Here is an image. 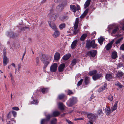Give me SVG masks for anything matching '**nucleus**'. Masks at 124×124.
<instances>
[{"instance_id": "f257e3e1", "label": "nucleus", "mask_w": 124, "mask_h": 124, "mask_svg": "<svg viewBox=\"0 0 124 124\" xmlns=\"http://www.w3.org/2000/svg\"><path fill=\"white\" fill-rule=\"evenodd\" d=\"M60 114V113L58 111H55L53 113V114H48L46 115V119H43L41 121V124H44L46 122L49 121L50 118L53 116H56Z\"/></svg>"}, {"instance_id": "f03ea898", "label": "nucleus", "mask_w": 124, "mask_h": 124, "mask_svg": "<svg viewBox=\"0 0 124 124\" xmlns=\"http://www.w3.org/2000/svg\"><path fill=\"white\" fill-rule=\"evenodd\" d=\"M108 31L109 32H112L111 34L115 33L119 29V27L116 25H109L108 27Z\"/></svg>"}, {"instance_id": "7ed1b4c3", "label": "nucleus", "mask_w": 124, "mask_h": 124, "mask_svg": "<svg viewBox=\"0 0 124 124\" xmlns=\"http://www.w3.org/2000/svg\"><path fill=\"white\" fill-rule=\"evenodd\" d=\"M77 101V98L73 97L70 99L68 102H67V104L69 106H71L76 103Z\"/></svg>"}, {"instance_id": "20e7f679", "label": "nucleus", "mask_w": 124, "mask_h": 124, "mask_svg": "<svg viewBox=\"0 0 124 124\" xmlns=\"http://www.w3.org/2000/svg\"><path fill=\"white\" fill-rule=\"evenodd\" d=\"M97 46V44L95 43V40H93L90 42L87 41L86 43V46L88 49L90 48L91 47L95 48Z\"/></svg>"}, {"instance_id": "39448f33", "label": "nucleus", "mask_w": 124, "mask_h": 124, "mask_svg": "<svg viewBox=\"0 0 124 124\" xmlns=\"http://www.w3.org/2000/svg\"><path fill=\"white\" fill-rule=\"evenodd\" d=\"M50 13L48 15L50 17L53 21L55 20L57 17L55 14L54 13V10L53 9H52L50 10Z\"/></svg>"}, {"instance_id": "423d86ee", "label": "nucleus", "mask_w": 124, "mask_h": 124, "mask_svg": "<svg viewBox=\"0 0 124 124\" xmlns=\"http://www.w3.org/2000/svg\"><path fill=\"white\" fill-rule=\"evenodd\" d=\"M76 7L74 5H72L70 6V8L71 10L74 13L76 10H79L80 9L79 6L77 5Z\"/></svg>"}, {"instance_id": "0eeeda50", "label": "nucleus", "mask_w": 124, "mask_h": 124, "mask_svg": "<svg viewBox=\"0 0 124 124\" xmlns=\"http://www.w3.org/2000/svg\"><path fill=\"white\" fill-rule=\"evenodd\" d=\"M97 53L96 51L95 50H92L89 51L87 53V54L90 56L93 57L96 55Z\"/></svg>"}, {"instance_id": "6e6552de", "label": "nucleus", "mask_w": 124, "mask_h": 124, "mask_svg": "<svg viewBox=\"0 0 124 124\" xmlns=\"http://www.w3.org/2000/svg\"><path fill=\"white\" fill-rule=\"evenodd\" d=\"M87 116L90 120L92 122L94 121L96 118V116L92 113L88 114Z\"/></svg>"}, {"instance_id": "1a4fd4ad", "label": "nucleus", "mask_w": 124, "mask_h": 124, "mask_svg": "<svg viewBox=\"0 0 124 124\" xmlns=\"http://www.w3.org/2000/svg\"><path fill=\"white\" fill-rule=\"evenodd\" d=\"M57 65L56 63H54L52 64L51 66L50 70L52 72H55L57 70Z\"/></svg>"}, {"instance_id": "9d476101", "label": "nucleus", "mask_w": 124, "mask_h": 124, "mask_svg": "<svg viewBox=\"0 0 124 124\" xmlns=\"http://www.w3.org/2000/svg\"><path fill=\"white\" fill-rule=\"evenodd\" d=\"M114 42V40H113L106 45L105 48L107 50H108L111 49Z\"/></svg>"}, {"instance_id": "9b49d317", "label": "nucleus", "mask_w": 124, "mask_h": 124, "mask_svg": "<svg viewBox=\"0 0 124 124\" xmlns=\"http://www.w3.org/2000/svg\"><path fill=\"white\" fill-rule=\"evenodd\" d=\"M103 77L102 74H97L94 75L93 77V78L94 80H96Z\"/></svg>"}, {"instance_id": "f8f14e48", "label": "nucleus", "mask_w": 124, "mask_h": 124, "mask_svg": "<svg viewBox=\"0 0 124 124\" xmlns=\"http://www.w3.org/2000/svg\"><path fill=\"white\" fill-rule=\"evenodd\" d=\"M65 65L64 63L61 64L58 67V71L60 72H62L64 70Z\"/></svg>"}, {"instance_id": "ddd939ff", "label": "nucleus", "mask_w": 124, "mask_h": 124, "mask_svg": "<svg viewBox=\"0 0 124 124\" xmlns=\"http://www.w3.org/2000/svg\"><path fill=\"white\" fill-rule=\"evenodd\" d=\"M48 89L47 88H44L43 87H40L39 88L37 89V90L39 91H41L43 93H44L46 92Z\"/></svg>"}, {"instance_id": "4468645a", "label": "nucleus", "mask_w": 124, "mask_h": 124, "mask_svg": "<svg viewBox=\"0 0 124 124\" xmlns=\"http://www.w3.org/2000/svg\"><path fill=\"white\" fill-rule=\"evenodd\" d=\"M6 35L9 37L11 38H14L16 36V34H14L13 32H7Z\"/></svg>"}, {"instance_id": "2eb2a0df", "label": "nucleus", "mask_w": 124, "mask_h": 124, "mask_svg": "<svg viewBox=\"0 0 124 124\" xmlns=\"http://www.w3.org/2000/svg\"><path fill=\"white\" fill-rule=\"evenodd\" d=\"M63 6L62 4H61L57 6L56 9L57 11H61L63 10Z\"/></svg>"}, {"instance_id": "dca6fc26", "label": "nucleus", "mask_w": 124, "mask_h": 124, "mask_svg": "<svg viewBox=\"0 0 124 124\" xmlns=\"http://www.w3.org/2000/svg\"><path fill=\"white\" fill-rule=\"evenodd\" d=\"M60 54L58 52L56 53L54 56V60L57 61L60 58Z\"/></svg>"}, {"instance_id": "f3484780", "label": "nucleus", "mask_w": 124, "mask_h": 124, "mask_svg": "<svg viewBox=\"0 0 124 124\" xmlns=\"http://www.w3.org/2000/svg\"><path fill=\"white\" fill-rule=\"evenodd\" d=\"M107 85V84L106 83H105L104 85L103 86L99 88L98 89V92H100L105 90L106 87Z\"/></svg>"}, {"instance_id": "a211bd4d", "label": "nucleus", "mask_w": 124, "mask_h": 124, "mask_svg": "<svg viewBox=\"0 0 124 124\" xmlns=\"http://www.w3.org/2000/svg\"><path fill=\"white\" fill-rule=\"evenodd\" d=\"M60 35V33L58 31L55 30L53 34V37L54 38L58 37Z\"/></svg>"}, {"instance_id": "6ab92c4d", "label": "nucleus", "mask_w": 124, "mask_h": 124, "mask_svg": "<svg viewBox=\"0 0 124 124\" xmlns=\"http://www.w3.org/2000/svg\"><path fill=\"white\" fill-rule=\"evenodd\" d=\"M78 41V40H76L73 41L71 45V48L73 49H74L76 46Z\"/></svg>"}, {"instance_id": "aec40b11", "label": "nucleus", "mask_w": 124, "mask_h": 124, "mask_svg": "<svg viewBox=\"0 0 124 124\" xmlns=\"http://www.w3.org/2000/svg\"><path fill=\"white\" fill-rule=\"evenodd\" d=\"M79 19L78 18H76V20L74 26V29L75 30H76L78 27V23Z\"/></svg>"}, {"instance_id": "412c9836", "label": "nucleus", "mask_w": 124, "mask_h": 124, "mask_svg": "<svg viewBox=\"0 0 124 124\" xmlns=\"http://www.w3.org/2000/svg\"><path fill=\"white\" fill-rule=\"evenodd\" d=\"M49 25L52 29L55 31L56 30V25L53 23H50L49 22Z\"/></svg>"}, {"instance_id": "4be33fe9", "label": "nucleus", "mask_w": 124, "mask_h": 124, "mask_svg": "<svg viewBox=\"0 0 124 124\" xmlns=\"http://www.w3.org/2000/svg\"><path fill=\"white\" fill-rule=\"evenodd\" d=\"M59 108L61 110H63L64 109V105L62 102H59L58 103Z\"/></svg>"}, {"instance_id": "5701e85b", "label": "nucleus", "mask_w": 124, "mask_h": 124, "mask_svg": "<svg viewBox=\"0 0 124 124\" xmlns=\"http://www.w3.org/2000/svg\"><path fill=\"white\" fill-rule=\"evenodd\" d=\"M40 59L42 62L46 59V56L45 54H42L40 55Z\"/></svg>"}, {"instance_id": "b1692460", "label": "nucleus", "mask_w": 124, "mask_h": 124, "mask_svg": "<svg viewBox=\"0 0 124 124\" xmlns=\"http://www.w3.org/2000/svg\"><path fill=\"white\" fill-rule=\"evenodd\" d=\"M70 56L71 54H68L64 56L62 58L63 60H66L68 59Z\"/></svg>"}, {"instance_id": "393cba45", "label": "nucleus", "mask_w": 124, "mask_h": 124, "mask_svg": "<svg viewBox=\"0 0 124 124\" xmlns=\"http://www.w3.org/2000/svg\"><path fill=\"white\" fill-rule=\"evenodd\" d=\"M105 110L106 113L107 115H108L110 114L111 111L110 108L106 107L105 109Z\"/></svg>"}, {"instance_id": "a878e982", "label": "nucleus", "mask_w": 124, "mask_h": 124, "mask_svg": "<svg viewBox=\"0 0 124 124\" xmlns=\"http://www.w3.org/2000/svg\"><path fill=\"white\" fill-rule=\"evenodd\" d=\"M104 40V39L102 37H101L100 38L98 39V41L101 45L103 42V41Z\"/></svg>"}, {"instance_id": "bb28decb", "label": "nucleus", "mask_w": 124, "mask_h": 124, "mask_svg": "<svg viewBox=\"0 0 124 124\" xmlns=\"http://www.w3.org/2000/svg\"><path fill=\"white\" fill-rule=\"evenodd\" d=\"M8 59V58L6 56L4 55L3 59V63L5 65H6L8 63L7 61Z\"/></svg>"}, {"instance_id": "cd10ccee", "label": "nucleus", "mask_w": 124, "mask_h": 124, "mask_svg": "<svg viewBox=\"0 0 124 124\" xmlns=\"http://www.w3.org/2000/svg\"><path fill=\"white\" fill-rule=\"evenodd\" d=\"M117 101H116V103L114 104L113 107L111 108V110L112 111H113L114 110L117 109Z\"/></svg>"}, {"instance_id": "c85d7f7f", "label": "nucleus", "mask_w": 124, "mask_h": 124, "mask_svg": "<svg viewBox=\"0 0 124 124\" xmlns=\"http://www.w3.org/2000/svg\"><path fill=\"white\" fill-rule=\"evenodd\" d=\"M90 0H87L85 2L84 5V7L85 8H87L90 4Z\"/></svg>"}, {"instance_id": "c756f323", "label": "nucleus", "mask_w": 124, "mask_h": 124, "mask_svg": "<svg viewBox=\"0 0 124 124\" xmlns=\"http://www.w3.org/2000/svg\"><path fill=\"white\" fill-rule=\"evenodd\" d=\"M43 62L44 64V68H46L47 65L50 62V61H47L46 60L42 62Z\"/></svg>"}, {"instance_id": "7c9ffc66", "label": "nucleus", "mask_w": 124, "mask_h": 124, "mask_svg": "<svg viewBox=\"0 0 124 124\" xmlns=\"http://www.w3.org/2000/svg\"><path fill=\"white\" fill-rule=\"evenodd\" d=\"M105 77L106 79L109 80L112 78V76L111 74H107L106 75Z\"/></svg>"}, {"instance_id": "2f4dec72", "label": "nucleus", "mask_w": 124, "mask_h": 124, "mask_svg": "<svg viewBox=\"0 0 124 124\" xmlns=\"http://www.w3.org/2000/svg\"><path fill=\"white\" fill-rule=\"evenodd\" d=\"M112 57L113 59H115L117 57V53L116 52L114 51L112 53Z\"/></svg>"}, {"instance_id": "473e14b6", "label": "nucleus", "mask_w": 124, "mask_h": 124, "mask_svg": "<svg viewBox=\"0 0 124 124\" xmlns=\"http://www.w3.org/2000/svg\"><path fill=\"white\" fill-rule=\"evenodd\" d=\"M87 36V34H83L81 36L80 39V40L82 41H84L86 38Z\"/></svg>"}, {"instance_id": "72a5a7b5", "label": "nucleus", "mask_w": 124, "mask_h": 124, "mask_svg": "<svg viewBox=\"0 0 124 124\" xmlns=\"http://www.w3.org/2000/svg\"><path fill=\"white\" fill-rule=\"evenodd\" d=\"M97 71L96 70H93L90 71L89 74V75L91 76H92L93 75L96 73H97Z\"/></svg>"}, {"instance_id": "f704fd0d", "label": "nucleus", "mask_w": 124, "mask_h": 124, "mask_svg": "<svg viewBox=\"0 0 124 124\" xmlns=\"http://www.w3.org/2000/svg\"><path fill=\"white\" fill-rule=\"evenodd\" d=\"M89 78L86 77L85 79V85H88L89 83Z\"/></svg>"}, {"instance_id": "c9c22d12", "label": "nucleus", "mask_w": 124, "mask_h": 124, "mask_svg": "<svg viewBox=\"0 0 124 124\" xmlns=\"http://www.w3.org/2000/svg\"><path fill=\"white\" fill-rule=\"evenodd\" d=\"M123 75V73L122 72H118L116 75V76L117 77L120 78L122 77Z\"/></svg>"}, {"instance_id": "e433bc0d", "label": "nucleus", "mask_w": 124, "mask_h": 124, "mask_svg": "<svg viewBox=\"0 0 124 124\" xmlns=\"http://www.w3.org/2000/svg\"><path fill=\"white\" fill-rule=\"evenodd\" d=\"M69 18L68 16H64L61 17V19L62 21H65Z\"/></svg>"}, {"instance_id": "4c0bfd02", "label": "nucleus", "mask_w": 124, "mask_h": 124, "mask_svg": "<svg viewBox=\"0 0 124 124\" xmlns=\"http://www.w3.org/2000/svg\"><path fill=\"white\" fill-rule=\"evenodd\" d=\"M115 85L117 86L120 88H122L123 86L121 85L119 82H116L115 83Z\"/></svg>"}, {"instance_id": "58836bf2", "label": "nucleus", "mask_w": 124, "mask_h": 124, "mask_svg": "<svg viewBox=\"0 0 124 124\" xmlns=\"http://www.w3.org/2000/svg\"><path fill=\"white\" fill-rule=\"evenodd\" d=\"M65 26V23H62L59 26V27L60 29L62 30L63 28H64Z\"/></svg>"}, {"instance_id": "ea45409f", "label": "nucleus", "mask_w": 124, "mask_h": 124, "mask_svg": "<svg viewBox=\"0 0 124 124\" xmlns=\"http://www.w3.org/2000/svg\"><path fill=\"white\" fill-rule=\"evenodd\" d=\"M123 39V37H121V38L119 39L116 40V42H115V43L116 44H118L120 43Z\"/></svg>"}, {"instance_id": "a19ab883", "label": "nucleus", "mask_w": 124, "mask_h": 124, "mask_svg": "<svg viewBox=\"0 0 124 124\" xmlns=\"http://www.w3.org/2000/svg\"><path fill=\"white\" fill-rule=\"evenodd\" d=\"M57 120L56 118H53L51 121V124H56Z\"/></svg>"}, {"instance_id": "79ce46f5", "label": "nucleus", "mask_w": 124, "mask_h": 124, "mask_svg": "<svg viewBox=\"0 0 124 124\" xmlns=\"http://www.w3.org/2000/svg\"><path fill=\"white\" fill-rule=\"evenodd\" d=\"M76 63V60L75 59L73 60L71 62V64L72 66H73L75 65Z\"/></svg>"}, {"instance_id": "37998d69", "label": "nucleus", "mask_w": 124, "mask_h": 124, "mask_svg": "<svg viewBox=\"0 0 124 124\" xmlns=\"http://www.w3.org/2000/svg\"><path fill=\"white\" fill-rule=\"evenodd\" d=\"M38 102L39 101L37 100H33V101L31 102V104H37Z\"/></svg>"}, {"instance_id": "c03bdc74", "label": "nucleus", "mask_w": 124, "mask_h": 124, "mask_svg": "<svg viewBox=\"0 0 124 124\" xmlns=\"http://www.w3.org/2000/svg\"><path fill=\"white\" fill-rule=\"evenodd\" d=\"M65 96V95L63 94H60L58 96V98L60 99H63Z\"/></svg>"}, {"instance_id": "a18cd8bd", "label": "nucleus", "mask_w": 124, "mask_h": 124, "mask_svg": "<svg viewBox=\"0 0 124 124\" xmlns=\"http://www.w3.org/2000/svg\"><path fill=\"white\" fill-rule=\"evenodd\" d=\"M83 81V79H81L78 82L77 86H78L81 85Z\"/></svg>"}, {"instance_id": "49530a36", "label": "nucleus", "mask_w": 124, "mask_h": 124, "mask_svg": "<svg viewBox=\"0 0 124 124\" xmlns=\"http://www.w3.org/2000/svg\"><path fill=\"white\" fill-rule=\"evenodd\" d=\"M113 97L112 96L110 95L108 96V99L110 101H112Z\"/></svg>"}, {"instance_id": "de8ad7c7", "label": "nucleus", "mask_w": 124, "mask_h": 124, "mask_svg": "<svg viewBox=\"0 0 124 124\" xmlns=\"http://www.w3.org/2000/svg\"><path fill=\"white\" fill-rule=\"evenodd\" d=\"M102 113V112L101 109H99L97 112V114L98 115H100Z\"/></svg>"}, {"instance_id": "09e8293b", "label": "nucleus", "mask_w": 124, "mask_h": 124, "mask_svg": "<svg viewBox=\"0 0 124 124\" xmlns=\"http://www.w3.org/2000/svg\"><path fill=\"white\" fill-rule=\"evenodd\" d=\"M11 65H12V66L14 67L15 68V73H16L17 71V68H16V65H15V64L14 63H12L11 64Z\"/></svg>"}, {"instance_id": "8fccbe9b", "label": "nucleus", "mask_w": 124, "mask_h": 124, "mask_svg": "<svg viewBox=\"0 0 124 124\" xmlns=\"http://www.w3.org/2000/svg\"><path fill=\"white\" fill-rule=\"evenodd\" d=\"M15 45L14 43H12L11 44L10 46V48L12 49H13L15 47Z\"/></svg>"}, {"instance_id": "3c124183", "label": "nucleus", "mask_w": 124, "mask_h": 124, "mask_svg": "<svg viewBox=\"0 0 124 124\" xmlns=\"http://www.w3.org/2000/svg\"><path fill=\"white\" fill-rule=\"evenodd\" d=\"M12 113L14 117H16V112L14 111H13L12 112Z\"/></svg>"}, {"instance_id": "603ef678", "label": "nucleus", "mask_w": 124, "mask_h": 124, "mask_svg": "<svg viewBox=\"0 0 124 124\" xmlns=\"http://www.w3.org/2000/svg\"><path fill=\"white\" fill-rule=\"evenodd\" d=\"M79 113H80L82 115H85L87 114V113L84 111H80L79 112Z\"/></svg>"}, {"instance_id": "864d4df0", "label": "nucleus", "mask_w": 124, "mask_h": 124, "mask_svg": "<svg viewBox=\"0 0 124 124\" xmlns=\"http://www.w3.org/2000/svg\"><path fill=\"white\" fill-rule=\"evenodd\" d=\"M12 109L16 110H19V108L17 107H13L12 108Z\"/></svg>"}, {"instance_id": "5fc2aeb1", "label": "nucleus", "mask_w": 124, "mask_h": 124, "mask_svg": "<svg viewBox=\"0 0 124 124\" xmlns=\"http://www.w3.org/2000/svg\"><path fill=\"white\" fill-rule=\"evenodd\" d=\"M73 94V93L71 91L69 90L68 91V94L70 95L71 94Z\"/></svg>"}, {"instance_id": "6e6d98bb", "label": "nucleus", "mask_w": 124, "mask_h": 124, "mask_svg": "<svg viewBox=\"0 0 124 124\" xmlns=\"http://www.w3.org/2000/svg\"><path fill=\"white\" fill-rule=\"evenodd\" d=\"M88 11V9H86L84 13H83L84 15H85V16L87 14Z\"/></svg>"}, {"instance_id": "4d7b16f0", "label": "nucleus", "mask_w": 124, "mask_h": 124, "mask_svg": "<svg viewBox=\"0 0 124 124\" xmlns=\"http://www.w3.org/2000/svg\"><path fill=\"white\" fill-rule=\"evenodd\" d=\"M120 49L124 50V43L122 44L120 47Z\"/></svg>"}, {"instance_id": "13d9d810", "label": "nucleus", "mask_w": 124, "mask_h": 124, "mask_svg": "<svg viewBox=\"0 0 124 124\" xmlns=\"http://www.w3.org/2000/svg\"><path fill=\"white\" fill-rule=\"evenodd\" d=\"M17 66H18V70H17V71H18L20 69V68H21V65L20 64H18L17 65Z\"/></svg>"}, {"instance_id": "bf43d9fd", "label": "nucleus", "mask_w": 124, "mask_h": 124, "mask_svg": "<svg viewBox=\"0 0 124 124\" xmlns=\"http://www.w3.org/2000/svg\"><path fill=\"white\" fill-rule=\"evenodd\" d=\"M123 66V63H119L118 64V67L120 68Z\"/></svg>"}, {"instance_id": "052dcab7", "label": "nucleus", "mask_w": 124, "mask_h": 124, "mask_svg": "<svg viewBox=\"0 0 124 124\" xmlns=\"http://www.w3.org/2000/svg\"><path fill=\"white\" fill-rule=\"evenodd\" d=\"M26 52V50H25L23 54V56H22V60H23V58L24 57V56Z\"/></svg>"}, {"instance_id": "680f3d73", "label": "nucleus", "mask_w": 124, "mask_h": 124, "mask_svg": "<svg viewBox=\"0 0 124 124\" xmlns=\"http://www.w3.org/2000/svg\"><path fill=\"white\" fill-rule=\"evenodd\" d=\"M66 121L69 124H73L69 120L66 119Z\"/></svg>"}, {"instance_id": "e2e57ef3", "label": "nucleus", "mask_w": 124, "mask_h": 124, "mask_svg": "<svg viewBox=\"0 0 124 124\" xmlns=\"http://www.w3.org/2000/svg\"><path fill=\"white\" fill-rule=\"evenodd\" d=\"M94 96L93 95V94L92 95L89 99V101H91L92 100V99L94 98Z\"/></svg>"}, {"instance_id": "0e129e2a", "label": "nucleus", "mask_w": 124, "mask_h": 124, "mask_svg": "<svg viewBox=\"0 0 124 124\" xmlns=\"http://www.w3.org/2000/svg\"><path fill=\"white\" fill-rule=\"evenodd\" d=\"M12 83L13 85L15 84V81L13 78L11 79Z\"/></svg>"}, {"instance_id": "69168bd1", "label": "nucleus", "mask_w": 124, "mask_h": 124, "mask_svg": "<svg viewBox=\"0 0 124 124\" xmlns=\"http://www.w3.org/2000/svg\"><path fill=\"white\" fill-rule=\"evenodd\" d=\"M36 63L37 64H38V63L39 62V58L38 57H37L36 58Z\"/></svg>"}, {"instance_id": "338daca9", "label": "nucleus", "mask_w": 124, "mask_h": 124, "mask_svg": "<svg viewBox=\"0 0 124 124\" xmlns=\"http://www.w3.org/2000/svg\"><path fill=\"white\" fill-rule=\"evenodd\" d=\"M61 0H54L55 2L56 3H58L61 1Z\"/></svg>"}, {"instance_id": "774afa93", "label": "nucleus", "mask_w": 124, "mask_h": 124, "mask_svg": "<svg viewBox=\"0 0 124 124\" xmlns=\"http://www.w3.org/2000/svg\"><path fill=\"white\" fill-rule=\"evenodd\" d=\"M85 16V15H84V14H83L82 15H81L80 16V18H84Z\"/></svg>"}]
</instances>
